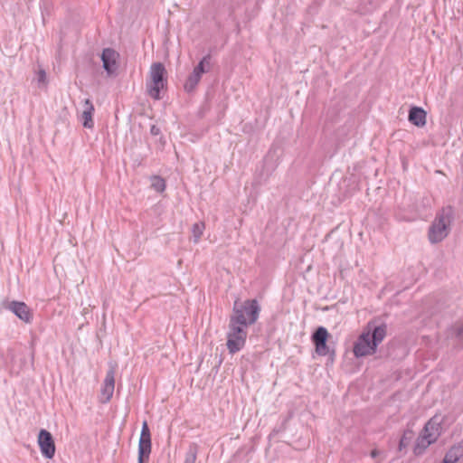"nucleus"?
<instances>
[{
	"instance_id": "13",
	"label": "nucleus",
	"mask_w": 463,
	"mask_h": 463,
	"mask_svg": "<svg viewBox=\"0 0 463 463\" xmlns=\"http://www.w3.org/2000/svg\"><path fill=\"white\" fill-rule=\"evenodd\" d=\"M426 118L427 113L420 107L412 106L409 110L408 119L416 127H424L426 125Z\"/></svg>"
},
{
	"instance_id": "6",
	"label": "nucleus",
	"mask_w": 463,
	"mask_h": 463,
	"mask_svg": "<svg viewBox=\"0 0 463 463\" xmlns=\"http://www.w3.org/2000/svg\"><path fill=\"white\" fill-rule=\"evenodd\" d=\"M331 335L325 326H317L311 335V342L315 346V351L319 356H328V361L334 363L335 358V350L328 345Z\"/></svg>"
},
{
	"instance_id": "1",
	"label": "nucleus",
	"mask_w": 463,
	"mask_h": 463,
	"mask_svg": "<svg viewBox=\"0 0 463 463\" xmlns=\"http://www.w3.org/2000/svg\"><path fill=\"white\" fill-rule=\"evenodd\" d=\"M386 335L387 325L384 322H380L379 319L369 321L354 343V357L361 358L375 354Z\"/></svg>"
},
{
	"instance_id": "21",
	"label": "nucleus",
	"mask_w": 463,
	"mask_h": 463,
	"mask_svg": "<svg viewBox=\"0 0 463 463\" xmlns=\"http://www.w3.org/2000/svg\"><path fill=\"white\" fill-rule=\"evenodd\" d=\"M198 453V446L194 443L191 444L185 455L184 463H195Z\"/></svg>"
},
{
	"instance_id": "29",
	"label": "nucleus",
	"mask_w": 463,
	"mask_h": 463,
	"mask_svg": "<svg viewBox=\"0 0 463 463\" xmlns=\"http://www.w3.org/2000/svg\"><path fill=\"white\" fill-rule=\"evenodd\" d=\"M159 142H160L162 145H165V138H164V137H163L162 135H160Z\"/></svg>"
},
{
	"instance_id": "22",
	"label": "nucleus",
	"mask_w": 463,
	"mask_h": 463,
	"mask_svg": "<svg viewBox=\"0 0 463 463\" xmlns=\"http://www.w3.org/2000/svg\"><path fill=\"white\" fill-rule=\"evenodd\" d=\"M204 230V223L203 222H195L193 225L192 232L194 237V242H197L201 236L203 235Z\"/></svg>"
},
{
	"instance_id": "17",
	"label": "nucleus",
	"mask_w": 463,
	"mask_h": 463,
	"mask_svg": "<svg viewBox=\"0 0 463 463\" xmlns=\"http://www.w3.org/2000/svg\"><path fill=\"white\" fill-rule=\"evenodd\" d=\"M202 79V76L198 74L197 72L192 71L188 78L185 80V83L184 85V89L186 92L191 93L193 92L198 83L200 82Z\"/></svg>"
},
{
	"instance_id": "3",
	"label": "nucleus",
	"mask_w": 463,
	"mask_h": 463,
	"mask_svg": "<svg viewBox=\"0 0 463 463\" xmlns=\"http://www.w3.org/2000/svg\"><path fill=\"white\" fill-rule=\"evenodd\" d=\"M452 219V207L448 206L446 208H442L429 229V240L431 243L440 242L448 236L449 226Z\"/></svg>"
},
{
	"instance_id": "7",
	"label": "nucleus",
	"mask_w": 463,
	"mask_h": 463,
	"mask_svg": "<svg viewBox=\"0 0 463 463\" xmlns=\"http://www.w3.org/2000/svg\"><path fill=\"white\" fill-rule=\"evenodd\" d=\"M151 449L152 442L150 429L148 427L147 421L144 420L142 423V429L138 441L137 463H148Z\"/></svg>"
},
{
	"instance_id": "5",
	"label": "nucleus",
	"mask_w": 463,
	"mask_h": 463,
	"mask_svg": "<svg viewBox=\"0 0 463 463\" xmlns=\"http://www.w3.org/2000/svg\"><path fill=\"white\" fill-rule=\"evenodd\" d=\"M150 80L146 82V91L154 99H160V91L166 87V70L161 62H155L150 67Z\"/></svg>"
},
{
	"instance_id": "11",
	"label": "nucleus",
	"mask_w": 463,
	"mask_h": 463,
	"mask_svg": "<svg viewBox=\"0 0 463 463\" xmlns=\"http://www.w3.org/2000/svg\"><path fill=\"white\" fill-rule=\"evenodd\" d=\"M443 422L444 417L440 414H435L426 422L421 432L426 434L429 439H431L436 442L442 433Z\"/></svg>"
},
{
	"instance_id": "8",
	"label": "nucleus",
	"mask_w": 463,
	"mask_h": 463,
	"mask_svg": "<svg viewBox=\"0 0 463 463\" xmlns=\"http://www.w3.org/2000/svg\"><path fill=\"white\" fill-rule=\"evenodd\" d=\"M38 445L43 456L52 459L55 455V442L52 433L45 429H41L38 433Z\"/></svg>"
},
{
	"instance_id": "25",
	"label": "nucleus",
	"mask_w": 463,
	"mask_h": 463,
	"mask_svg": "<svg viewBox=\"0 0 463 463\" xmlns=\"http://www.w3.org/2000/svg\"><path fill=\"white\" fill-rule=\"evenodd\" d=\"M150 134L152 136H160L161 135V129L156 125H152L150 128Z\"/></svg>"
},
{
	"instance_id": "18",
	"label": "nucleus",
	"mask_w": 463,
	"mask_h": 463,
	"mask_svg": "<svg viewBox=\"0 0 463 463\" xmlns=\"http://www.w3.org/2000/svg\"><path fill=\"white\" fill-rule=\"evenodd\" d=\"M211 60L212 56L210 53L206 54L202 58V60L198 62V64L194 68L193 71L197 72L201 76L203 73L207 72L211 69Z\"/></svg>"
},
{
	"instance_id": "19",
	"label": "nucleus",
	"mask_w": 463,
	"mask_h": 463,
	"mask_svg": "<svg viewBox=\"0 0 463 463\" xmlns=\"http://www.w3.org/2000/svg\"><path fill=\"white\" fill-rule=\"evenodd\" d=\"M413 438H414V431L411 429H406L401 437V439L399 442V450H402L403 449H406L410 445V443Z\"/></svg>"
},
{
	"instance_id": "15",
	"label": "nucleus",
	"mask_w": 463,
	"mask_h": 463,
	"mask_svg": "<svg viewBox=\"0 0 463 463\" xmlns=\"http://www.w3.org/2000/svg\"><path fill=\"white\" fill-rule=\"evenodd\" d=\"M94 112V106L90 99L84 100V110L82 112L83 127L86 128H91L94 126L92 115Z\"/></svg>"
},
{
	"instance_id": "26",
	"label": "nucleus",
	"mask_w": 463,
	"mask_h": 463,
	"mask_svg": "<svg viewBox=\"0 0 463 463\" xmlns=\"http://www.w3.org/2000/svg\"><path fill=\"white\" fill-rule=\"evenodd\" d=\"M31 361H32V364H33V361H34V349H33V343L32 342L31 343Z\"/></svg>"
},
{
	"instance_id": "10",
	"label": "nucleus",
	"mask_w": 463,
	"mask_h": 463,
	"mask_svg": "<svg viewBox=\"0 0 463 463\" xmlns=\"http://www.w3.org/2000/svg\"><path fill=\"white\" fill-rule=\"evenodd\" d=\"M115 373L116 365L109 364V369L107 371L106 377L100 389L99 402L101 403H108L113 396L115 389Z\"/></svg>"
},
{
	"instance_id": "14",
	"label": "nucleus",
	"mask_w": 463,
	"mask_h": 463,
	"mask_svg": "<svg viewBox=\"0 0 463 463\" xmlns=\"http://www.w3.org/2000/svg\"><path fill=\"white\" fill-rule=\"evenodd\" d=\"M463 457V444L453 445L445 454L444 463H457Z\"/></svg>"
},
{
	"instance_id": "9",
	"label": "nucleus",
	"mask_w": 463,
	"mask_h": 463,
	"mask_svg": "<svg viewBox=\"0 0 463 463\" xmlns=\"http://www.w3.org/2000/svg\"><path fill=\"white\" fill-rule=\"evenodd\" d=\"M4 307L12 311L19 319L24 323L30 324L33 315L32 309L23 301H6Z\"/></svg>"
},
{
	"instance_id": "20",
	"label": "nucleus",
	"mask_w": 463,
	"mask_h": 463,
	"mask_svg": "<svg viewBox=\"0 0 463 463\" xmlns=\"http://www.w3.org/2000/svg\"><path fill=\"white\" fill-rule=\"evenodd\" d=\"M151 188L158 193H162L165 189V181L159 175H153L151 177Z\"/></svg>"
},
{
	"instance_id": "12",
	"label": "nucleus",
	"mask_w": 463,
	"mask_h": 463,
	"mask_svg": "<svg viewBox=\"0 0 463 463\" xmlns=\"http://www.w3.org/2000/svg\"><path fill=\"white\" fill-rule=\"evenodd\" d=\"M101 61L103 63V68L108 73V75H113L118 70V60L119 58V54L112 48H105L101 53Z\"/></svg>"
},
{
	"instance_id": "30",
	"label": "nucleus",
	"mask_w": 463,
	"mask_h": 463,
	"mask_svg": "<svg viewBox=\"0 0 463 463\" xmlns=\"http://www.w3.org/2000/svg\"><path fill=\"white\" fill-rule=\"evenodd\" d=\"M442 463H444V462L442 461Z\"/></svg>"
},
{
	"instance_id": "2",
	"label": "nucleus",
	"mask_w": 463,
	"mask_h": 463,
	"mask_svg": "<svg viewBox=\"0 0 463 463\" xmlns=\"http://www.w3.org/2000/svg\"><path fill=\"white\" fill-rule=\"evenodd\" d=\"M244 318L241 315L234 319L229 320V331L227 333V348L229 353L233 354L241 350L247 339V326H245Z\"/></svg>"
},
{
	"instance_id": "27",
	"label": "nucleus",
	"mask_w": 463,
	"mask_h": 463,
	"mask_svg": "<svg viewBox=\"0 0 463 463\" xmlns=\"http://www.w3.org/2000/svg\"><path fill=\"white\" fill-rule=\"evenodd\" d=\"M379 454H380V451H379L378 449H373V450L371 451V457H372L373 458H375L376 457H378V456H379Z\"/></svg>"
},
{
	"instance_id": "16",
	"label": "nucleus",
	"mask_w": 463,
	"mask_h": 463,
	"mask_svg": "<svg viewBox=\"0 0 463 463\" xmlns=\"http://www.w3.org/2000/svg\"><path fill=\"white\" fill-rule=\"evenodd\" d=\"M435 443L431 439H429L426 434L422 432L418 437L414 447V453L416 455L421 454L430 445Z\"/></svg>"
},
{
	"instance_id": "28",
	"label": "nucleus",
	"mask_w": 463,
	"mask_h": 463,
	"mask_svg": "<svg viewBox=\"0 0 463 463\" xmlns=\"http://www.w3.org/2000/svg\"><path fill=\"white\" fill-rule=\"evenodd\" d=\"M269 156H267V157H265V159H264V166H265V167H266V166H268V165H269Z\"/></svg>"
},
{
	"instance_id": "24",
	"label": "nucleus",
	"mask_w": 463,
	"mask_h": 463,
	"mask_svg": "<svg viewBox=\"0 0 463 463\" xmlns=\"http://www.w3.org/2000/svg\"><path fill=\"white\" fill-rule=\"evenodd\" d=\"M452 334L458 339H463V325L459 326H455L452 328Z\"/></svg>"
},
{
	"instance_id": "4",
	"label": "nucleus",
	"mask_w": 463,
	"mask_h": 463,
	"mask_svg": "<svg viewBox=\"0 0 463 463\" xmlns=\"http://www.w3.org/2000/svg\"><path fill=\"white\" fill-rule=\"evenodd\" d=\"M260 310V305L255 298L246 299L241 304L239 303V300H236L233 304L232 314L230 318L234 319L241 315L245 320V326H251L257 322Z\"/></svg>"
},
{
	"instance_id": "23",
	"label": "nucleus",
	"mask_w": 463,
	"mask_h": 463,
	"mask_svg": "<svg viewBox=\"0 0 463 463\" xmlns=\"http://www.w3.org/2000/svg\"><path fill=\"white\" fill-rule=\"evenodd\" d=\"M37 81L39 85H46L47 84V75L43 69H40L37 72Z\"/></svg>"
}]
</instances>
